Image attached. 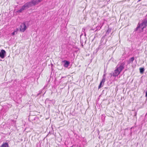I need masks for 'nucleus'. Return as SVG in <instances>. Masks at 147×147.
<instances>
[{
  "mask_svg": "<svg viewBox=\"0 0 147 147\" xmlns=\"http://www.w3.org/2000/svg\"><path fill=\"white\" fill-rule=\"evenodd\" d=\"M125 63H122L119 65H117L116 67V69L115 70L114 72H112L110 74L111 76L116 77L117 76L121 73V71L124 68Z\"/></svg>",
  "mask_w": 147,
  "mask_h": 147,
  "instance_id": "f257e3e1",
  "label": "nucleus"
},
{
  "mask_svg": "<svg viewBox=\"0 0 147 147\" xmlns=\"http://www.w3.org/2000/svg\"><path fill=\"white\" fill-rule=\"evenodd\" d=\"M147 26V17L142 20L141 23L138 24L137 27L136 28L135 31L138 33H140L143 32L144 29Z\"/></svg>",
  "mask_w": 147,
  "mask_h": 147,
  "instance_id": "f03ea898",
  "label": "nucleus"
},
{
  "mask_svg": "<svg viewBox=\"0 0 147 147\" xmlns=\"http://www.w3.org/2000/svg\"><path fill=\"white\" fill-rule=\"evenodd\" d=\"M43 0H32L27 2L26 4L28 8L34 6L41 2Z\"/></svg>",
  "mask_w": 147,
  "mask_h": 147,
  "instance_id": "7ed1b4c3",
  "label": "nucleus"
},
{
  "mask_svg": "<svg viewBox=\"0 0 147 147\" xmlns=\"http://www.w3.org/2000/svg\"><path fill=\"white\" fill-rule=\"evenodd\" d=\"M111 29L110 28H109L108 30H107V32H106L105 35L103 36L101 40V45H103L105 44L106 42V40H105V41L104 42H103V41L105 38V36L108 35L111 32Z\"/></svg>",
  "mask_w": 147,
  "mask_h": 147,
  "instance_id": "20e7f679",
  "label": "nucleus"
},
{
  "mask_svg": "<svg viewBox=\"0 0 147 147\" xmlns=\"http://www.w3.org/2000/svg\"><path fill=\"white\" fill-rule=\"evenodd\" d=\"M39 119V118L37 117L36 115H30L29 116L28 119L30 121H34L35 120H37Z\"/></svg>",
  "mask_w": 147,
  "mask_h": 147,
  "instance_id": "39448f33",
  "label": "nucleus"
},
{
  "mask_svg": "<svg viewBox=\"0 0 147 147\" xmlns=\"http://www.w3.org/2000/svg\"><path fill=\"white\" fill-rule=\"evenodd\" d=\"M27 28V27L26 25L25 22H24L20 25V31L22 32H24Z\"/></svg>",
  "mask_w": 147,
  "mask_h": 147,
  "instance_id": "423d86ee",
  "label": "nucleus"
},
{
  "mask_svg": "<svg viewBox=\"0 0 147 147\" xmlns=\"http://www.w3.org/2000/svg\"><path fill=\"white\" fill-rule=\"evenodd\" d=\"M6 55V52L3 50H1L0 52V57L2 59L4 58Z\"/></svg>",
  "mask_w": 147,
  "mask_h": 147,
  "instance_id": "0eeeda50",
  "label": "nucleus"
},
{
  "mask_svg": "<svg viewBox=\"0 0 147 147\" xmlns=\"http://www.w3.org/2000/svg\"><path fill=\"white\" fill-rule=\"evenodd\" d=\"M106 80L105 78L103 77L102 80L100 83V84L98 86V89H100L103 86L104 82H105Z\"/></svg>",
  "mask_w": 147,
  "mask_h": 147,
  "instance_id": "6e6552de",
  "label": "nucleus"
},
{
  "mask_svg": "<svg viewBox=\"0 0 147 147\" xmlns=\"http://www.w3.org/2000/svg\"><path fill=\"white\" fill-rule=\"evenodd\" d=\"M71 47V48H70L71 49V51L72 53L74 52H76L79 50V49L76 47Z\"/></svg>",
  "mask_w": 147,
  "mask_h": 147,
  "instance_id": "1a4fd4ad",
  "label": "nucleus"
},
{
  "mask_svg": "<svg viewBox=\"0 0 147 147\" xmlns=\"http://www.w3.org/2000/svg\"><path fill=\"white\" fill-rule=\"evenodd\" d=\"M62 62L64 63V66L65 67H67L70 64L69 61L65 60L63 61Z\"/></svg>",
  "mask_w": 147,
  "mask_h": 147,
  "instance_id": "9d476101",
  "label": "nucleus"
},
{
  "mask_svg": "<svg viewBox=\"0 0 147 147\" xmlns=\"http://www.w3.org/2000/svg\"><path fill=\"white\" fill-rule=\"evenodd\" d=\"M0 147H9L8 143L7 142L3 143Z\"/></svg>",
  "mask_w": 147,
  "mask_h": 147,
  "instance_id": "9b49d317",
  "label": "nucleus"
},
{
  "mask_svg": "<svg viewBox=\"0 0 147 147\" xmlns=\"http://www.w3.org/2000/svg\"><path fill=\"white\" fill-rule=\"evenodd\" d=\"M134 60V57H132L129 59L128 62V63L129 64L131 63H132Z\"/></svg>",
  "mask_w": 147,
  "mask_h": 147,
  "instance_id": "f8f14e48",
  "label": "nucleus"
},
{
  "mask_svg": "<svg viewBox=\"0 0 147 147\" xmlns=\"http://www.w3.org/2000/svg\"><path fill=\"white\" fill-rule=\"evenodd\" d=\"M22 7L24 10L28 8L26 3Z\"/></svg>",
  "mask_w": 147,
  "mask_h": 147,
  "instance_id": "ddd939ff",
  "label": "nucleus"
},
{
  "mask_svg": "<svg viewBox=\"0 0 147 147\" xmlns=\"http://www.w3.org/2000/svg\"><path fill=\"white\" fill-rule=\"evenodd\" d=\"M139 70L140 73L141 74H142L143 73L144 71V68H140Z\"/></svg>",
  "mask_w": 147,
  "mask_h": 147,
  "instance_id": "4468645a",
  "label": "nucleus"
},
{
  "mask_svg": "<svg viewBox=\"0 0 147 147\" xmlns=\"http://www.w3.org/2000/svg\"><path fill=\"white\" fill-rule=\"evenodd\" d=\"M23 10H24L22 7V8L21 9H20L17 11V12L18 13H21L22 12V11H23Z\"/></svg>",
  "mask_w": 147,
  "mask_h": 147,
  "instance_id": "2eb2a0df",
  "label": "nucleus"
},
{
  "mask_svg": "<svg viewBox=\"0 0 147 147\" xmlns=\"http://www.w3.org/2000/svg\"><path fill=\"white\" fill-rule=\"evenodd\" d=\"M52 101V100H49V98H47L45 101V103H48L49 101Z\"/></svg>",
  "mask_w": 147,
  "mask_h": 147,
  "instance_id": "dca6fc26",
  "label": "nucleus"
},
{
  "mask_svg": "<svg viewBox=\"0 0 147 147\" xmlns=\"http://www.w3.org/2000/svg\"><path fill=\"white\" fill-rule=\"evenodd\" d=\"M17 33V31H14L11 34L12 35H15V34Z\"/></svg>",
  "mask_w": 147,
  "mask_h": 147,
  "instance_id": "f3484780",
  "label": "nucleus"
},
{
  "mask_svg": "<svg viewBox=\"0 0 147 147\" xmlns=\"http://www.w3.org/2000/svg\"><path fill=\"white\" fill-rule=\"evenodd\" d=\"M85 29L84 28H83L82 29V32H83L84 33V35L85 36L86 35V34L85 32Z\"/></svg>",
  "mask_w": 147,
  "mask_h": 147,
  "instance_id": "a211bd4d",
  "label": "nucleus"
},
{
  "mask_svg": "<svg viewBox=\"0 0 147 147\" xmlns=\"http://www.w3.org/2000/svg\"><path fill=\"white\" fill-rule=\"evenodd\" d=\"M42 90H40L39 92V93L37 94V96L39 95L40 94H41L42 93Z\"/></svg>",
  "mask_w": 147,
  "mask_h": 147,
  "instance_id": "6ab92c4d",
  "label": "nucleus"
},
{
  "mask_svg": "<svg viewBox=\"0 0 147 147\" xmlns=\"http://www.w3.org/2000/svg\"><path fill=\"white\" fill-rule=\"evenodd\" d=\"M99 49V48H98V49H96V52H97V51H98V50Z\"/></svg>",
  "mask_w": 147,
  "mask_h": 147,
  "instance_id": "aec40b11",
  "label": "nucleus"
},
{
  "mask_svg": "<svg viewBox=\"0 0 147 147\" xmlns=\"http://www.w3.org/2000/svg\"><path fill=\"white\" fill-rule=\"evenodd\" d=\"M145 32L146 33H147V29L146 30Z\"/></svg>",
  "mask_w": 147,
  "mask_h": 147,
  "instance_id": "412c9836",
  "label": "nucleus"
},
{
  "mask_svg": "<svg viewBox=\"0 0 147 147\" xmlns=\"http://www.w3.org/2000/svg\"><path fill=\"white\" fill-rule=\"evenodd\" d=\"M81 45H82V46H83V44H82Z\"/></svg>",
  "mask_w": 147,
  "mask_h": 147,
  "instance_id": "4be33fe9",
  "label": "nucleus"
},
{
  "mask_svg": "<svg viewBox=\"0 0 147 147\" xmlns=\"http://www.w3.org/2000/svg\"><path fill=\"white\" fill-rule=\"evenodd\" d=\"M141 0H139L138 1V2L140 1H141Z\"/></svg>",
  "mask_w": 147,
  "mask_h": 147,
  "instance_id": "5701e85b",
  "label": "nucleus"
},
{
  "mask_svg": "<svg viewBox=\"0 0 147 147\" xmlns=\"http://www.w3.org/2000/svg\"><path fill=\"white\" fill-rule=\"evenodd\" d=\"M15 122H16V121H13V122H14V123H15Z\"/></svg>",
  "mask_w": 147,
  "mask_h": 147,
  "instance_id": "b1692460",
  "label": "nucleus"
}]
</instances>
